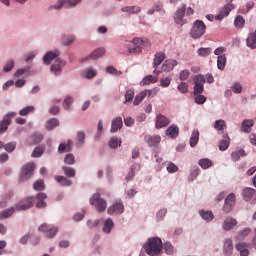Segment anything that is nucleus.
<instances>
[{
    "instance_id": "f257e3e1",
    "label": "nucleus",
    "mask_w": 256,
    "mask_h": 256,
    "mask_svg": "<svg viewBox=\"0 0 256 256\" xmlns=\"http://www.w3.org/2000/svg\"><path fill=\"white\" fill-rule=\"evenodd\" d=\"M143 249L147 255L157 256L163 251V241L159 237L148 238Z\"/></svg>"
},
{
    "instance_id": "f03ea898",
    "label": "nucleus",
    "mask_w": 256,
    "mask_h": 256,
    "mask_svg": "<svg viewBox=\"0 0 256 256\" xmlns=\"http://www.w3.org/2000/svg\"><path fill=\"white\" fill-rule=\"evenodd\" d=\"M205 31H207L205 23L201 20H196L190 31V37H192V39H201V37L205 35Z\"/></svg>"
},
{
    "instance_id": "7ed1b4c3",
    "label": "nucleus",
    "mask_w": 256,
    "mask_h": 256,
    "mask_svg": "<svg viewBox=\"0 0 256 256\" xmlns=\"http://www.w3.org/2000/svg\"><path fill=\"white\" fill-rule=\"evenodd\" d=\"M90 205H95L97 207L98 213H103L105 209H107V200L104 198H101V193L96 192L94 193L89 200Z\"/></svg>"
},
{
    "instance_id": "20e7f679",
    "label": "nucleus",
    "mask_w": 256,
    "mask_h": 256,
    "mask_svg": "<svg viewBox=\"0 0 256 256\" xmlns=\"http://www.w3.org/2000/svg\"><path fill=\"white\" fill-rule=\"evenodd\" d=\"M35 171V163L28 162L24 166H22L19 181H27V179H31L33 177V172Z\"/></svg>"
},
{
    "instance_id": "39448f33",
    "label": "nucleus",
    "mask_w": 256,
    "mask_h": 256,
    "mask_svg": "<svg viewBox=\"0 0 256 256\" xmlns=\"http://www.w3.org/2000/svg\"><path fill=\"white\" fill-rule=\"evenodd\" d=\"M38 231H41L42 233H46V237H49V239H53L55 235L59 232V228L53 224H41L38 227Z\"/></svg>"
},
{
    "instance_id": "423d86ee",
    "label": "nucleus",
    "mask_w": 256,
    "mask_h": 256,
    "mask_svg": "<svg viewBox=\"0 0 256 256\" xmlns=\"http://www.w3.org/2000/svg\"><path fill=\"white\" fill-rule=\"evenodd\" d=\"M132 43H133L134 47L129 48L128 52L129 53H136V54L141 53V51H143V48L147 47V45H149V42L147 40H143L141 38L133 39Z\"/></svg>"
},
{
    "instance_id": "0eeeda50",
    "label": "nucleus",
    "mask_w": 256,
    "mask_h": 256,
    "mask_svg": "<svg viewBox=\"0 0 256 256\" xmlns=\"http://www.w3.org/2000/svg\"><path fill=\"white\" fill-rule=\"evenodd\" d=\"M35 198L33 196L26 197L22 201L15 204L16 211H27V209H31L33 207V203Z\"/></svg>"
},
{
    "instance_id": "6e6552de",
    "label": "nucleus",
    "mask_w": 256,
    "mask_h": 256,
    "mask_svg": "<svg viewBox=\"0 0 256 256\" xmlns=\"http://www.w3.org/2000/svg\"><path fill=\"white\" fill-rule=\"evenodd\" d=\"M108 215H123L125 213V206L123 202H114L107 208Z\"/></svg>"
},
{
    "instance_id": "1a4fd4ad",
    "label": "nucleus",
    "mask_w": 256,
    "mask_h": 256,
    "mask_svg": "<svg viewBox=\"0 0 256 256\" xmlns=\"http://www.w3.org/2000/svg\"><path fill=\"white\" fill-rule=\"evenodd\" d=\"M235 9V4H226L222 7L215 16L216 21H223L225 17H229V13Z\"/></svg>"
},
{
    "instance_id": "9d476101",
    "label": "nucleus",
    "mask_w": 256,
    "mask_h": 256,
    "mask_svg": "<svg viewBox=\"0 0 256 256\" xmlns=\"http://www.w3.org/2000/svg\"><path fill=\"white\" fill-rule=\"evenodd\" d=\"M194 83H195L194 95H201V93L204 90L205 76L199 74L198 76L195 77Z\"/></svg>"
},
{
    "instance_id": "9b49d317",
    "label": "nucleus",
    "mask_w": 256,
    "mask_h": 256,
    "mask_svg": "<svg viewBox=\"0 0 256 256\" xmlns=\"http://www.w3.org/2000/svg\"><path fill=\"white\" fill-rule=\"evenodd\" d=\"M17 113L10 112L7 115L4 116L2 122L0 123V135L5 133L7 129H9V125H11V119L13 117H16Z\"/></svg>"
},
{
    "instance_id": "f8f14e48",
    "label": "nucleus",
    "mask_w": 256,
    "mask_h": 256,
    "mask_svg": "<svg viewBox=\"0 0 256 256\" xmlns=\"http://www.w3.org/2000/svg\"><path fill=\"white\" fill-rule=\"evenodd\" d=\"M15 193L12 190H7L0 196V209H5L9 205V202L13 199Z\"/></svg>"
},
{
    "instance_id": "ddd939ff",
    "label": "nucleus",
    "mask_w": 256,
    "mask_h": 256,
    "mask_svg": "<svg viewBox=\"0 0 256 256\" xmlns=\"http://www.w3.org/2000/svg\"><path fill=\"white\" fill-rule=\"evenodd\" d=\"M235 194L231 193L227 196L224 202L223 210L225 213H231L233 207H235Z\"/></svg>"
},
{
    "instance_id": "4468645a",
    "label": "nucleus",
    "mask_w": 256,
    "mask_h": 256,
    "mask_svg": "<svg viewBox=\"0 0 256 256\" xmlns=\"http://www.w3.org/2000/svg\"><path fill=\"white\" fill-rule=\"evenodd\" d=\"M169 123H171V120H169L167 116H163V114H159L156 116V121H155L156 129H163V127H167Z\"/></svg>"
},
{
    "instance_id": "2eb2a0df",
    "label": "nucleus",
    "mask_w": 256,
    "mask_h": 256,
    "mask_svg": "<svg viewBox=\"0 0 256 256\" xmlns=\"http://www.w3.org/2000/svg\"><path fill=\"white\" fill-rule=\"evenodd\" d=\"M81 3V0H59L58 5L52 6L53 9H61L62 7H75Z\"/></svg>"
},
{
    "instance_id": "dca6fc26",
    "label": "nucleus",
    "mask_w": 256,
    "mask_h": 256,
    "mask_svg": "<svg viewBox=\"0 0 256 256\" xmlns=\"http://www.w3.org/2000/svg\"><path fill=\"white\" fill-rule=\"evenodd\" d=\"M185 11H187V5L183 4L181 8H179L174 16V21L177 25L183 24V17H185Z\"/></svg>"
},
{
    "instance_id": "f3484780",
    "label": "nucleus",
    "mask_w": 256,
    "mask_h": 256,
    "mask_svg": "<svg viewBox=\"0 0 256 256\" xmlns=\"http://www.w3.org/2000/svg\"><path fill=\"white\" fill-rule=\"evenodd\" d=\"M233 240L231 238H226L224 239L223 242V253L226 256H231L233 255Z\"/></svg>"
},
{
    "instance_id": "a211bd4d",
    "label": "nucleus",
    "mask_w": 256,
    "mask_h": 256,
    "mask_svg": "<svg viewBox=\"0 0 256 256\" xmlns=\"http://www.w3.org/2000/svg\"><path fill=\"white\" fill-rule=\"evenodd\" d=\"M237 226V220L232 217H227L223 221L222 229L223 231H231V229H234Z\"/></svg>"
},
{
    "instance_id": "6ab92c4d",
    "label": "nucleus",
    "mask_w": 256,
    "mask_h": 256,
    "mask_svg": "<svg viewBox=\"0 0 256 256\" xmlns=\"http://www.w3.org/2000/svg\"><path fill=\"white\" fill-rule=\"evenodd\" d=\"M177 65H178L177 60H174V59L166 60L162 64V71H164L165 73H169V72L173 71V69H175V67H177Z\"/></svg>"
},
{
    "instance_id": "aec40b11",
    "label": "nucleus",
    "mask_w": 256,
    "mask_h": 256,
    "mask_svg": "<svg viewBox=\"0 0 256 256\" xmlns=\"http://www.w3.org/2000/svg\"><path fill=\"white\" fill-rule=\"evenodd\" d=\"M113 227H115V222H113L112 218H107L103 223L102 232L105 235H109L113 231Z\"/></svg>"
},
{
    "instance_id": "412c9836",
    "label": "nucleus",
    "mask_w": 256,
    "mask_h": 256,
    "mask_svg": "<svg viewBox=\"0 0 256 256\" xmlns=\"http://www.w3.org/2000/svg\"><path fill=\"white\" fill-rule=\"evenodd\" d=\"M122 127H123V118L116 117L111 122L110 132L117 133L118 130L121 129Z\"/></svg>"
},
{
    "instance_id": "4be33fe9",
    "label": "nucleus",
    "mask_w": 256,
    "mask_h": 256,
    "mask_svg": "<svg viewBox=\"0 0 256 256\" xmlns=\"http://www.w3.org/2000/svg\"><path fill=\"white\" fill-rule=\"evenodd\" d=\"M144 139L150 147H157L161 143V136L159 135H147Z\"/></svg>"
},
{
    "instance_id": "5701e85b",
    "label": "nucleus",
    "mask_w": 256,
    "mask_h": 256,
    "mask_svg": "<svg viewBox=\"0 0 256 256\" xmlns=\"http://www.w3.org/2000/svg\"><path fill=\"white\" fill-rule=\"evenodd\" d=\"M59 55H61L59 50H54L46 53V55L43 58L45 65H51V61H53V59H57Z\"/></svg>"
},
{
    "instance_id": "b1692460",
    "label": "nucleus",
    "mask_w": 256,
    "mask_h": 256,
    "mask_svg": "<svg viewBox=\"0 0 256 256\" xmlns=\"http://www.w3.org/2000/svg\"><path fill=\"white\" fill-rule=\"evenodd\" d=\"M65 67V61L57 59L54 64L51 65L50 70L54 75H61V69Z\"/></svg>"
},
{
    "instance_id": "393cba45",
    "label": "nucleus",
    "mask_w": 256,
    "mask_h": 256,
    "mask_svg": "<svg viewBox=\"0 0 256 256\" xmlns=\"http://www.w3.org/2000/svg\"><path fill=\"white\" fill-rule=\"evenodd\" d=\"M45 199H47V194L40 192L36 196V208L37 209H45L47 207V203H45Z\"/></svg>"
},
{
    "instance_id": "a878e982",
    "label": "nucleus",
    "mask_w": 256,
    "mask_h": 256,
    "mask_svg": "<svg viewBox=\"0 0 256 256\" xmlns=\"http://www.w3.org/2000/svg\"><path fill=\"white\" fill-rule=\"evenodd\" d=\"M250 244L245 242H239L236 244V249L239 251L240 256H249Z\"/></svg>"
},
{
    "instance_id": "bb28decb",
    "label": "nucleus",
    "mask_w": 256,
    "mask_h": 256,
    "mask_svg": "<svg viewBox=\"0 0 256 256\" xmlns=\"http://www.w3.org/2000/svg\"><path fill=\"white\" fill-rule=\"evenodd\" d=\"M199 215L201 217V219H203V221H206V223H211V221H213V219H215V215L213 214V212L209 211V210H199Z\"/></svg>"
},
{
    "instance_id": "cd10ccee",
    "label": "nucleus",
    "mask_w": 256,
    "mask_h": 256,
    "mask_svg": "<svg viewBox=\"0 0 256 256\" xmlns=\"http://www.w3.org/2000/svg\"><path fill=\"white\" fill-rule=\"evenodd\" d=\"M199 173H201V169L198 166L190 168V174L187 177L188 183H193L199 177Z\"/></svg>"
},
{
    "instance_id": "c85d7f7f",
    "label": "nucleus",
    "mask_w": 256,
    "mask_h": 256,
    "mask_svg": "<svg viewBox=\"0 0 256 256\" xmlns=\"http://www.w3.org/2000/svg\"><path fill=\"white\" fill-rule=\"evenodd\" d=\"M231 143V139L229 138V135L223 134L222 139L219 143V150L220 151H227L229 149V145Z\"/></svg>"
},
{
    "instance_id": "c756f323",
    "label": "nucleus",
    "mask_w": 256,
    "mask_h": 256,
    "mask_svg": "<svg viewBox=\"0 0 256 256\" xmlns=\"http://www.w3.org/2000/svg\"><path fill=\"white\" fill-rule=\"evenodd\" d=\"M103 55H105V48H99L84 58L83 61H89V59H99V57H103Z\"/></svg>"
},
{
    "instance_id": "7c9ffc66",
    "label": "nucleus",
    "mask_w": 256,
    "mask_h": 256,
    "mask_svg": "<svg viewBox=\"0 0 256 256\" xmlns=\"http://www.w3.org/2000/svg\"><path fill=\"white\" fill-rule=\"evenodd\" d=\"M167 137H171V139H175L176 137H179V127L177 125L172 124L170 127L166 130Z\"/></svg>"
},
{
    "instance_id": "2f4dec72",
    "label": "nucleus",
    "mask_w": 256,
    "mask_h": 256,
    "mask_svg": "<svg viewBox=\"0 0 256 256\" xmlns=\"http://www.w3.org/2000/svg\"><path fill=\"white\" fill-rule=\"evenodd\" d=\"M255 189L253 188H244L242 191V197L244 199V201H251V199H253V197H255Z\"/></svg>"
},
{
    "instance_id": "473e14b6",
    "label": "nucleus",
    "mask_w": 256,
    "mask_h": 256,
    "mask_svg": "<svg viewBox=\"0 0 256 256\" xmlns=\"http://www.w3.org/2000/svg\"><path fill=\"white\" fill-rule=\"evenodd\" d=\"M254 125H255V122L252 119L243 120L241 131L243 133H251V127H253Z\"/></svg>"
},
{
    "instance_id": "72a5a7b5",
    "label": "nucleus",
    "mask_w": 256,
    "mask_h": 256,
    "mask_svg": "<svg viewBox=\"0 0 256 256\" xmlns=\"http://www.w3.org/2000/svg\"><path fill=\"white\" fill-rule=\"evenodd\" d=\"M165 61V53L158 52L155 54L154 61H153V67L157 69L159 65H161Z\"/></svg>"
},
{
    "instance_id": "f704fd0d",
    "label": "nucleus",
    "mask_w": 256,
    "mask_h": 256,
    "mask_svg": "<svg viewBox=\"0 0 256 256\" xmlns=\"http://www.w3.org/2000/svg\"><path fill=\"white\" fill-rule=\"evenodd\" d=\"M123 13H130L131 15H135L137 13H141V7L139 6H126L121 9Z\"/></svg>"
},
{
    "instance_id": "c9c22d12",
    "label": "nucleus",
    "mask_w": 256,
    "mask_h": 256,
    "mask_svg": "<svg viewBox=\"0 0 256 256\" xmlns=\"http://www.w3.org/2000/svg\"><path fill=\"white\" fill-rule=\"evenodd\" d=\"M13 213H15V206L2 210L0 212V219H9V217L13 216Z\"/></svg>"
},
{
    "instance_id": "e433bc0d",
    "label": "nucleus",
    "mask_w": 256,
    "mask_h": 256,
    "mask_svg": "<svg viewBox=\"0 0 256 256\" xmlns=\"http://www.w3.org/2000/svg\"><path fill=\"white\" fill-rule=\"evenodd\" d=\"M55 127H59V119L57 118H50L46 122V129L47 131H53Z\"/></svg>"
},
{
    "instance_id": "4c0bfd02",
    "label": "nucleus",
    "mask_w": 256,
    "mask_h": 256,
    "mask_svg": "<svg viewBox=\"0 0 256 256\" xmlns=\"http://www.w3.org/2000/svg\"><path fill=\"white\" fill-rule=\"evenodd\" d=\"M124 97H125L124 104L129 105V103H131L133 101V97H135V89H133V88L128 89L125 92Z\"/></svg>"
},
{
    "instance_id": "58836bf2",
    "label": "nucleus",
    "mask_w": 256,
    "mask_h": 256,
    "mask_svg": "<svg viewBox=\"0 0 256 256\" xmlns=\"http://www.w3.org/2000/svg\"><path fill=\"white\" fill-rule=\"evenodd\" d=\"M136 169H141V166L137 163H135L134 165H132L130 167V171L128 172L127 176L125 177L126 181H131L133 179V177H135V171Z\"/></svg>"
},
{
    "instance_id": "ea45409f",
    "label": "nucleus",
    "mask_w": 256,
    "mask_h": 256,
    "mask_svg": "<svg viewBox=\"0 0 256 256\" xmlns=\"http://www.w3.org/2000/svg\"><path fill=\"white\" fill-rule=\"evenodd\" d=\"M71 147H73V142L68 140L67 144L61 143L58 147L59 153H65L66 151H71Z\"/></svg>"
},
{
    "instance_id": "a19ab883",
    "label": "nucleus",
    "mask_w": 256,
    "mask_h": 256,
    "mask_svg": "<svg viewBox=\"0 0 256 256\" xmlns=\"http://www.w3.org/2000/svg\"><path fill=\"white\" fill-rule=\"evenodd\" d=\"M225 65H227V56H225V54L218 56V60H217L218 69H220V71H223V69H225Z\"/></svg>"
},
{
    "instance_id": "79ce46f5",
    "label": "nucleus",
    "mask_w": 256,
    "mask_h": 256,
    "mask_svg": "<svg viewBox=\"0 0 256 256\" xmlns=\"http://www.w3.org/2000/svg\"><path fill=\"white\" fill-rule=\"evenodd\" d=\"M31 145H37L43 141V134L41 133H34L30 136Z\"/></svg>"
},
{
    "instance_id": "37998d69",
    "label": "nucleus",
    "mask_w": 256,
    "mask_h": 256,
    "mask_svg": "<svg viewBox=\"0 0 256 256\" xmlns=\"http://www.w3.org/2000/svg\"><path fill=\"white\" fill-rule=\"evenodd\" d=\"M211 53H213V49H211V47H208V48L201 47L197 51V54L199 55V57H209Z\"/></svg>"
},
{
    "instance_id": "c03bdc74",
    "label": "nucleus",
    "mask_w": 256,
    "mask_h": 256,
    "mask_svg": "<svg viewBox=\"0 0 256 256\" xmlns=\"http://www.w3.org/2000/svg\"><path fill=\"white\" fill-rule=\"evenodd\" d=\"M55 181H57V183H60V185H62L63 187H70L71 185V180L65 178V176H56Z\"/></svg>"
},
{
    "instance_id": "a18cd8bd",
    "label": "nucleus",
    "mask_w": 256,
    "mask_h": 256,
    "mask_svg": "<svg viewBox=\"0 0 256 256\" xmlns=\"http://www.w3.org/2000/svg\"><path fill=\"white\" fill-rule=\"evenodd\" d=\"M121 143H122L121 139L113 137L108 142V145L110 149H118V147H121Z\"/></svg>"
},
{
    "instance_id": "49530a36",
    "label": "nucleus",
    "mask_w": 256,
    "mask_h": 256,
    "mask_svg": "<svg viewBox=\"0 0 256 256\" xmlns=\"http://www.w3.org/2000/svg\"><path fill=\"white\" fill-rule=\"evenodd\" d=\"M214 129H216V131H225V129H227V123L225 120H216Z\"/></svg>"
},
{
    "instance_id": "de8ad7c7",
    "label": "nucleus",
    "mask_w": 256,
    "mask_h": 256,
    "mask_svg": "<svg viewBox=\"0 0 256 256\" xmlns=\"http://www.w3.org/2000/svg\"><path fill=\"white\" fill-rule=\"evenodd\" d=\"M199 143V131L194 130L190 138V146L195 147Z\"/></svg>"
},
{
    "instance_id": "09e8293b",
    "label": "nucleus",
    "mask_w": 256,
    "mask_h": 256,
    "mask_svg": "<svg viewBox=\"0 0 256 256\" xmlns=\"http://www.w3.org/2000/svg\"><path fill=\"white\" fill-rule=\"evenodd\" d=\"M167 216V208H162L156 213V221L160 223Z\"/></svg>"
},
{
    "instance_id": "8fccbe9b",
    "label": "nucleus",
    "mask_w": 256,
    "mask_h": 256,
    "mask_svg": "<svg viewBox=\"0 0 256 256\" xmlns=\"http://www.w3.org/2000/svg\"><path fill=\"white\" fill-rule=\"evenodd\" d=\"M164 251L166 255H173V253H175V247H173V244H171V242H165Z\"/></svg>"
},
{
    "instance_id": "3c124183",
    "label": "nucleus",
    "mask_w": 256,
    "mask_h": 256,
    "mask_svg": "<svg viewBox=\"0 0 256 256\" xmlns=\"http://www.w3.org/2000/svg\"><path fill=\"white\" fill-rule=\"evenodd\" d=\"M33 111H35L34 106H27L19 111V115H21V117H25V116L29 115L30 113H33Z\"/></svg>"
},
{
    "instance_id": "603ef678",
    "label": "nucleus",
    "mask_w": 256,
    "mask_h": 256,
    "mask_svg": "<svg viewBox=\"0 0 256 256\" xmlns=\"http://www.w3.org/2000/svg\"><path fill=\"white\" fill-rule=\"evenodd\" d=\"M34 191H45V182L43 180H38L33 184Z\"/></svg>"
},
{
    "instance_id": "864d4df0",
    "label": "nucleus",
    "mask_w": 256,
    "mask_h": 256,
    "mask_svg": "<svg viewBox=\"0 0 256 256\" xmlns=\"http://www.w3.org/2000/svg\"><path fill=\"white\" fill-rule=\"evenodd\" d=\"M234 25L238 29L243 28V26L245 25V19L243 18V16L238 15L234 20Z\"/></svg>"
},
{
    "instance_id": "5fc2aeb1",
    "label": "nucleus",
    "mask_w": 256,
    "mask_h": 256,
    "mask_svg": "<svg viewBox=\"0 0 256 256\" xmlns=\"http://www.w3.org/2000/svg\"><path fill=\"white\" fill-rule=\"evenodd\" d=\"M16 148H17V142H9L4 145V149L5 151H7V153H13V151H15Z\"/></svg>"
},
{
    "instance_id": "6e6d98bb",
    "label": "nucleus",
    "mask_w": 256,
    "mask_h": 256,
    "mask_svg": "<svg viewBox=\"0 0 256 256\" xmlns=\"http://www.w3.org/2000/svg\"><path fill=\"white\" fill-rule=\"evenodd\" d=\"M145 93L143 91H141L139 94L136 95L133 105L137 106V105H141V102L143 101V99H145Z\"/></svg>"
},
{
    "instance_id": "4d7b16f0",
    "label": "nucleus",
    "mask_w": 256,
    "mask_h": 256,
    "mask_svg": "<svg viewBox=\"0 0 256 256\" xmlns=\"http://www.w3.org/2000/svg\"><path fill=\"white\" fill-rule=\"evenodd\" d=\"M73 104V97L68 96L65 98L64 102H63V108L66 111H69V109H71V105Z\"/></svg>"
},
{
    "instance_id": "13d9d810",
    "label": "nucleus",
    "mask_w": 256,
    "mask_h": 256,
    "mask_svg": "<svg viewBox=\"0 0 256 256\" xmlns=\"http://www.w3.org/2000/svg\"><path fill=\"white\" fill-rule=\"evenodd\" d=\"M166 169L168 173H177L179 171V167L173 162H169Z\"/></svg>"
},
{
    "instance_id": "bf43d9fd",
    "label": "nucleus",
    "mask_w": 256,
    "mask_h": 256,
    "mask_svg": "<svg viewBox=\"0 0 256 256\" xmlns=\"http://www.w3.org/2000/svg\"><path fill=\"white\" fill-rule=\"evenodd\" d=\"M241 157H245V150H237L232 152V159L235 161L239 160Z\"/></svg>"
},
{
    "instance_id": "052dcab7",
    "label": "nucleus",
    "mask_w": 256,
    "mask_h": 256,
    "mask_svg": "<svg viewBox=\"0 0 256 256\" xmlns=\"http://www.w3.org/2000/svg\"><path fill=\"white\" fill-rule=\"evenodd\" d=\"M64 171V175H66V177H75V169L71 168V167H63L62 168Z\"/></svg>"
},
{
    "instance_id": "680f3d73",
    "label": "nucleus",
    "mask_w": 256,
    "mask_h": 256,
    "mask_svg": "<svg viewBox=\"0 0 256 256\" xmlns=\"http://www.w3.org/2000/svg\"><path fill=\"white\" fill-rule=\"evenodd\" d=\"M178 91L180 93H189V84L185 83V82H181L178 85Z\"/></svg>"
},
{
    "instance_id": "e2e57ef3",
    "label": "nucleus",
    "mask_w": 256,
    "mask_h": 256,
    "mask_svg": "<svg viewBox=\"0 0 256 256\" xmlns=\"http://www.w3.org/2000/svg\"><path fill=\"white\" fill-rule=\"evenodd\" d=\"M157 80L152 75L145 76L142 80L143 85H149L151 83H156Z\"/></svg>"
},
{
    "instance_id": "0e129e2a",
    "label": "nucleus",
    "mask_w": 256,
    "mask_h": 256,
    "mask_svg": "<svg viewBox=\"0 0 256 256\" xmlns=\"http://www.w3.org/2000/svg\"><path fill=\"white\" fill-rule=\"evenodd\" d=\"M198 165L201 169H209L210 167H213V161H199Z\"/></svg>"
},
{
    "instance_id": "69168bd1",
    "label": "nucleus",
    "mask_w": 256,
    "mask_h": 256,
    "mask_svg": "<svg viewBox=\"0 0 256 256\" xmlns=\"http://www.w3.org/2000/svg\"><path fill=\"white\" fill-rule=\"evenodd\" d=\"M194 101L197 105H203L207 98L204 95L197 94Z\"/></svg>"
},
{
    "instance_id": "338daca9",
    "label": "nucleus",
    "mask_w": 256,
    "mask_h": 256,
    "mask_svg": "<svg viewBox=\"0 0 256 256\" xmlns=\"http://www.w3.org/2000/svg\"><path fill=\"white\" fill-rule=\"evenodd\" d=\"M43 153H44V149L42 147H36L32 152L31 157H35V158L41 157Z\"/></svg>"
},
{
    "instance_id": "774afa93",
    "label": "nucleus",
    "mask_w": 256,
    "mask_h": 256,
    "mask_svg": "<svg viewBox=\"0 0 256 256\" xmlns=\"http://www.w3.org/2000/svg\"><path fill=\"white\" fill-rule=\"evenodd\" d=\"M231 89L233 93L239 94L243 91V86H241L239 83H234Z\"/></svg>"
}]
</instances>
